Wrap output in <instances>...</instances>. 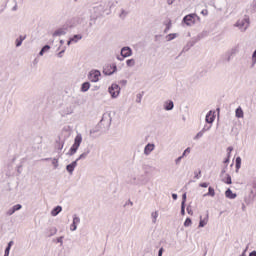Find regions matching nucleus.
<instances>
[{
	"mask_svg": "<svg viewBox=\"0 0 256 256\" xmlns=\"http://www.w3.org/2000/svg\"><path fill=\"white\" fill-rule=\"evenodd\" d=\"M99 77H101V72L99 70H91L89 72L88 79L91 83H97L99 81Z\"/></svg>",
	"mask_w": 256,
	"mask_h": 256,
	"instance_id": "obj_6",
	"label": "nucleus"
},
{
	"mask_svg": "<svg viewBox=\"0 0 256 256\" xmlns=\"http://www.w3.org/2000/svg\"><path fill=\"white\" fill-rule=\"evenodd\" d=\"M215 195V189L213 187L208 188V193L204 194V197H213Z\"/></svg>",
	"mask_w": 256,
	"mask_h": 256,
	"instance_id": "obj_25",
	"label": "nucleus"
},
{
	"mask_svg": "<svg viewBox=\"0 0 256 256\" xmlns=\"http://www.w3.org/2000/svg\"><path fill=\"white\" fill-rule=\"evenodd\" d=\"M207 223H209V215H207L204 219L203 216H200L199 227H205Z\"/></svg>",
	"mask_w": 256,
	"mask_h": 256,
	"instance_id": "obj_19",
	"label": "nucleus"
},
{
	"mask_svg": "<svg viewBox=\"0 0 256 256\" xmlns=\"http://www.w3.org/2000/svg\"><path fill=\"white\" fill-rule=\"evenodd\" d=\"M81 143H83V136H81V134H77L74 139V145L81 147Z\"/></svg>",
	"mask_w": 256,
	"mask_h": 256,
	"instance_id": "obj_17",
	"label": "nucleus"
},
{
	"mask_svg": "<svg viewBox=\"0 0 256 256\" xmlns=\"http://www.w3.org/2000/svg\"><path fill=\"white\" fill-rule=\"evenodd\" d=\"M103 73L104 75H113V73H117V65L115 64H107L104 68H103Z\"/></svg>",
	"mask_w": 256,
	"mask_h": 256,
	"instance_id": "obj_7",
	"label": "nucleus"
},
{
	"mask_svg": "<svg viewBox=\"0 0 256 256\" xmlns=\"http://www.w3.org/2000/svg\"><path fill=\"white\" fill-rule=\"evenodd\" d=\"M57 243H60V245H63V236L57 239Z\"/></svg>",
	"mask_w": 256,
	"mask_h": 256,
	"instance_id": "obj_52",
	"label": "nucleus"
},
{
	"mask_svg": "<svg viewBox=\"0 0 256 256\" xmlns=\"http://www.w3.org/2000/svg\"><path fill=\"white\" fill-rule=\"evenodd\" d=\"M91 89V83L89 82H84L82 85H81V88H80V91L82 93H87V91Z\"/></svg>",
	"mask_w": 256,
	"mask_h": 256,
	"instance_id": "obj_15",
	"label": "nucleus"
},
{
	"mask_svg": "<svg viewBox=\"0 0 256 256\" xmlns=\"http://www.w3.org/2000/svg\"><path fill=\"white\" fill-rule=\"evenodd\" d=\"M253 188L256 189V180L253 182Z\"/></svg>",
	"mask_w": 256,
	"mask_h": 256,
	"instance_id": "obj_62",
	"label": "nucleus"
},
{
	"mask_svg": "<svg viewBox=\"0 0 256 256\" xmlns=\"http://www.w3.org/2000/svg\"><path fill=\"white\" fill-rule=\"evenodd\" d=\"M184 156H180L175 160L176 165H179L181 163V159H183Z\"/></svg>",
	"mask_w": 256,
	"mask_h": 256,
	"instance_id": "obj_49",
	"label": "nucleus"
},
{
	"mask_svg": "<svg viewBox=\"0 0 256 256\" xmlns=\"http://www.w3.org/2000/svg\"><path fill=\"white\" fill-rule=\"evenodd\" d=\"M71 43H73V40H71V38L68 40L67 45H71Z\"/></svg>",
	"mask_w": 256,
	"mask_h": 256,
	"instance_id": "obj_60",
	"label": "nucleus"
},
{
	"mask_svg": "<svg viewBox=\"0 0 256 256\" xmlns=\"http://www.w3.org/2000/svg\"><path fill=\"white\" fill-rule=\"evenodd\" d=\"M249 17H245L243 19L238 20L235 24L234 27H238L239 30L242 33H245V31H247V29H249Z\"/></svg>",
	"mask_w": 256,
	"mask_h": 256,
	"instance_id": "obj_3",
	"label": "nucleus"
},
{
	"mask_svg": "<svg viewBox=\"0 0 256 256\" xmlns=\"http://www.w3.org/2000/svg\"><path fill=\"white\" fill-rule=\"evenodd\" d=\"M222 181H223V183H226L227 185H231V183H233L231 180V175H229V174H227L226 179L223 178Z\"/></svg>",
	"mask_w": 256,
	"mask_h": 256,
	"instance_id": "obj_32",
	"label": "nucleus"
},
{
	"mask_svg": "<svg viewBox=\"0 0 256 256\" xmlns=\"http://www.w3.org/2000/svg\"><path fill=\"white\" fill-rule=\"evenodd\" d=\"M89 19H91V16L89 14V12L84 11V13L80 16V17H75L72 18V24L70 25V27H77V25H81L82 27H85V25H87V21H89Z\"/></svg>",
	"mask_w": 256,
	"mask_h": 256,
	"instance_id": "obj_2",
	"label": "nucleus"
},
{
	"mask_svg": "<svg viewBox=\"0 0 256 256\" xmlns=\"http://www.w3.org/2000/svg\"><path fill=\"white\" fill-rule=\"evenodd\" d=\"M232 57L233 56L228 51L223 55V59L226 61V63H229Z\"/></svg>",
	"mask_w": 256,
	"mask_h": 256,
	"instance_id": "obj_30",
	"label": "nucleus"
},
{
	"mask_svg": "<svg viewBox=\"0 0 256 256\" xmlns=\"http://www.w3.org/2000/svg\"><path fill=\"white\" fill-rule=\"evenodd\" d=\"M236 169L239 171L241 169V157L236 158Z\"/></svg>",
	"mask_w": 256,
	"mask_h": 256,
	"instance_id": "obj_35",
	"label": "nucleus"
},
{
	"mask_svg": "<svg viewBox=\"0 0 256 256\" xmlns=\"http://www.w3.org/2000/svg\"><path fill=\"white\" fill-rule=\"evenodd\" d=\"M177 37L176 33L173 34H169L166 36L167 41H173V39H175Z\"/></svg>",
	"mask_w": 256,
	"mask_h": 256,
	"instance_id": "obj_36",
	"label": "nucleus"
},
{
	"mask_svg": "<svg viewBox=\"0 0 256 256\" xmlns=\"http://www.w3.org/2000/svg\"><path fill=\"white\" fill-rule=\"evenodd\" d=\"M173 107H175V104L173 103V101L168 100V101L164 102L165 111H173Z\"/></svg>",
	"mask_w": 256,
	"mask_h": 256,
	"instance_id": "obj_14",
	"label": "nucleus"
},
{
	"mask_svg": "<svg viewBox=\"0 0 256 256\" xmlns=\"http://www.w3.org/2000/svg\"><path fill=\"white\" fill-rule=\"evenodd\" d=\"M13 213H15V210L13 208H10L8 211H7V215L11 216L13 215Z\"/></svg>",
	"mask_w": 256,
	"mask_h": 256,
	"instance_id": "obj_46",
	"label": "nucleus"
},
{
	"mask_svg": "<svg viewBox=\"0 0 256 256\" xmlns=\"http://www.w3.org/2000/svg\"><path fill=\"white\" fill-rule=\"evenodd\" d=\"M133 55V50L129 46H125L121 49V56L124 58L131 57Z\"/></svg>",
	"mask_w": 256,
	"mask_h": 256,
	"instance_id": "obj_9",
	"label": "nucleus"
},
{
	"mask_svg": "<svg viewBox=\"0 0 256 256\" xmlns=\"http://www.w3.org/2000/svg\"><path fill=\"white\" fill-rule=\"evenodd\" d=\"M249 256H256V251H252Z\"/></svg>",
	"mask_w": 256,
	"mask_h": 256,
	"instance_id": "obj_58",
	"label": "nucleus"
},
{
	"mask_svg": "<svg viewBox=\"0 0 256 256\" xmlns=\"http://www.w3.org/2000/svg\"><path fill=\"white\" fill-rule=\"evenodd\" d=\"M209 129H211V126H204L201 131L202 133H206V131H209Z\"/></svg>",
	"mask_w": 256,
	"mask_h": 256,
	"instance_id": "obj_45",
	"label": "nucleus"
},
{
	"mask_svg": "<svg viewBox=\"0 0 256 256\" xmlns=\"http://www.w3.org/2000/svg\"><path fill=\"white\" fill-rule=\"evenodd\" d=\"M73 43H77V41H81L83 39V36L80 34L74 35L72 38H70Z\"/></svg>",
	"mask_w": 256,
	"mask_h": 256,
	"instance_id": "obj_29",
	"label": "nucleus"
},
{
	"mask_svg": "<svg viewBox=\"0 0 256 256\" xmlns=\"http://www.w3.org/2000/svg\"><path fill=\"white\" fill-rule=\"evenodd\" d=\"M192 223L191 218H187L184 222V227H191Z\"/></svg>",
	"mask_w": 256,
	"mask_h": 256,
	"instance_id": "obj_37",
	"label": "nucleus"
},
{
	"mask_svg": "<svg viewBox=\"0 0 256 256\" xmlns=\"http://www.w3.org/2000/svg\"><path fill=\"white\" fill-rule=\"evenodd\" d=\"M75 167H77V160L73 161L71 164H68L66 166V171H68L70 175H73Z\"/></svg>",
	"mask_w": 256,
	"mask_h": 256,
	"instance_id": "obj_12",
	"label": "nucleus"
},
{
	"mask_svg": "<svg viewBox=\"0 0 256 256\" xmlns=\"http://www.w3.org/2000/svg\"><path fill=\"white\" fill-rule=\"evenodd\" d=\"M201 13L202 15H207V10H203Z\"/></svg>",
	"mask_w": 256,
	"mask_h": 256,
	"instance_id": "obj_61",
	"label": "nucleus"
},
{
	"mask_svg": "<svg viewBox=\"0 0 256 256\" xmlns=\"http://www.w3.org/2000/svg\"><path fill=\"white\" fill-rule=\"evenodd\" d=\"M132 183H134L135 185H139V182H137V178H133Z\"/></svg>",
	"mask_w": 256,
	"mask_h": 256,
	"instance_id": "obj_56",
	"label": "nucleus"
},
{
	"mask_svg": "<svg viewBox=\"0 0 256 256\" xmlns=\"http://www.w3.org/2000/svg\"><path fill=\"white\" fill-rule=\"evenodd\" d=\"M108 91L112 99H117V97H119V93H121V87H119L118 84H112L111 87L108 88Z\"/></svg>",
	"mask_w": 256,
	"mask_h": 256,
	"instance_id": "obj_4",
	"label": "nucleus"
},
{
	"mask_svg": "<svg viewBox=\"0 0 256 256\" xmlns=\"http://www.w3.org/2000/svg\"><path fill=\"white\" fill-rule=\"evenodd\" d=\"M228 52L233 57V55H237V53H239V47L235 46V47L231 48L230 50H228Z\"/></svg>",
	"mask_w": 256,
	"mask_h": 256,
	"instance_id": "obj_28",
	"label": "nucleus"
},
{
	"mask_svg": "<svg viewBox=\"0 0 256 256\" xmlns=\"http://www.w3.org/2000/svg\"><path fill=\"white\" fill-rule=\"evenodd\" d=\"M169 29H171V22H169L164 30V33H167V31H169Z\"/></svg>",
	"mask_w": 256,
	"mask_h": 256,
	"instance_id": "obj_48",
	"label": "nucleus"
},
{
	"mask_svg": "<svg viewBox=\"0 0 256 256\" xmlns=\"http://www.w3.org/2000/svg\"><path fill=\"white\" fill-rule=\"evenodd\" d=\"M25 36H19V38L16 39V47H21L23 45V41H25Z\"/></svg>",
	"mask_w": 256,
	"mask_h": 256,
	"instance_id": "obj_24",
	"label": "nucleus"
},
{
	"mask_svg": "<svg viewBox=\"0 0 256 256\" xmlns=\"http://www.w3.org/2000/svg\"><path fill=\"white\" fill-rule=\"evenodd\" d=\"M65 47H64V49L63 50H61L59 53H58V57H63V53H65Z\"/></svg>",
	"mask_w": 256,
	"mask_h": 256,
	"instance_id": "obj_51",
	"label": "nucleus"
},
{
	"mask_svg": "<svg viewBox=\"0 0 256 256\" xmlns=\"http://www.w3.org/2000/svg\"><path fill=\"white\" fill-rule=\"evenodd\" d=\"M252 57L256 58V50L253 52Z\"/></svg>",
	"mask_w": 256,
	"mask_h": 256,
	"instance_id": "obj_63",
	"label": "nucleus"
},
{
	"mask_svg": "<svg viewBox=\"0 0 256 256\" xmlns=\"http://www.w3.org/2000/svg\"><path fill=\"white\" fill-rule=\"evenodd\" d=\"M107 9H111V3L108 1L101 2L93 6L90 10H86L90 15V20L95 21L98 17H101Z\"/></svg>",
	"mask_w": 256,
	"mask_h": 256,
	"instance_id": "obj_1",
	"label": "nucleus"
},
{
	"mask_svg": "<svg viewBox=\"0 0 256 256\" xmlns=\"http://www.w3.org/2000/svg\"><path fill=\"white\" fill-rule=\"evenodd\" d=\"M78 149H79V146H77L76 144H73L69 152L67 153V155L72 157V155H75V153H77Z\"/></svg>",
	"mask_w": 256,
	"mask_h": 256,
	"instance_id": "obj_20",
	"label": "nucleus"
},
{
	"mask_svg": "<svg viewBox=\"0 0 256 256\" xmlns=\"http://www.w3.org/2000/svg\"><path fill=\"white\" fill-rule=\"evenodd\" d=\"M199 187H203L204 189H207V187H209V183H207V182L200 183Z\"/></svg>",
	"mask_w": 256,
	"mask_h": 256,
	"instance_id": "obj_43",
	"label": "nucleus"
},
{
	"mask_svg": "<svg viewBox=\"0 0 256 256\" xmlns=\"http://www.w3.org/2000/svg\"><path fill=\"white\" fill-rule=\"evenodd\" d=\"M235 115L238 119H243L244 117V112H243V108L238 107L235 111Z\"/></svg>",
	"mask_w": 256,
	"mask_h": 256,
	"instance_id": "obj_22",
	"label": "nucleus"
},
{
	"mask_svg": "<svg viewBox=\"0 0 256 256\" xmlns=\"http://www.w3.org/2000/svg\"><path fill=\"white\" fill-rule=\"evenodd\" d=\"M163 251H164V249L160 248L159 251H158V256H163Z\"/></svg>",
	"mask_w": 256,
	"mask_h": 256,
	"instance_id": "obj_54",
	"label": "nucleus"
},
{
	"mask_svg": "<svg viewBox=\"0 0 256 256\" xmlns=\"http://www.w3.org/2000/svg\"><path fill=\"white\" fill-rule=\"evenodd\" d=\"M224 163H229V156L226 160H224Z\"/></svg>",
	"mask_w": 256,
	"mask_h": 256,
	"instance_id": "obj_64",
	"label": "nucleus"
},
{
	"mask_svg": "<svg viewBox=\"0 0 256 256\" xmlns=\"http://www.w3.org/2000/svg\"><path fill=\"white\" fill-rule=\"evenodd\" d=\"M73 111H75V106L69 105V106H66L63 113H64V115H71V114H73Z\"/></svg>",
	"mask_w": 256,
	"mask_h": 256,
	"instance_id": "obj_16",
	"label": "nucleus"
},
{
	"mask_svg": "<svg viewBox=\"0 0 256 256\" xmlns=\"http://www.w3.org/2000/svg\"><path fill=\"white\" fill-rule=\"evenodd\" d=\"M172 199H174V201H177V194H172Z\"/></svg>",
	"mask_w": 256,
	"mask_h": 256,
	"instance_id": "obj_57",
	"label": "nucleus"
},
{
	"mask_svg": "<svg viewBox=\"0 0 256 256\" xmlns=\"http://www.w3.org/2000/svg\"><path fill=\"white\" fill-rule=\"evenodd\" d=\"M195 17L199 19L197 14H188L183 18V23H185L187 27H193V24L195 23Z\"/></svg>",
	"mask_w": 256,
	"mask_h": 256,
	"instance_id": "obj_5",
	"label": "nucleus"
},
{
	"mask_svg": "<svg viewBox=\"0 0 256 256\" xmlns=\"http://www.w3.org/2000/svg\"><path fill=\"white\" fill-rule=\"evenodd\" d=\"M152 151H155V144L148 143L144 148V155H151Z\"/></svg>",
	"mask_w": 256,
	"mask_h": 256,
	"instance_id": "obj_11",
	"label": "nucleus"
},
{
	"mask_svg": "<svg viewBox=\"0 0 256 256\" xmlns=\"http://www.w3.org/2000/svg\"><path fill=\"white\" fill-rule=\"evenodd\" d=\"M181 215H185V205L181 204Z\"/></svg>",
	"mask_w": 256,
	"mask_h": 256,
	"instance_id": "obj_47",
	"label": "nucleus"
},
{
	"mask_svg": "<svg viewBox=\"0 0 256 256\" xmlns=\"http://www.w3.org/2000/svg\"><path fill=\"white\" fill-rule=\"evenodd\" d=\"M89 153H91L90 149H86L77 159L76 161H81L82 159H87V157L89 156Z\"/></svg>",
	"mask_w": 256,
	"mask_h": 256,
	"instance_id": "obj_18",
	"label": "nucleus"
},
{
	"mask_svg": "<svg viewBox=\"0 0 256 256\" xmlns=\"http://www.w3.org/2000/svg\"><path fill=\"white\" fill-rule=\"evenodd\" d=\"M12 11H17V4L14 5V7L12 8Z\"/></svg>",
	"mask_w": 256,
	"mask_h": 256,
	"instance_id": "obj_59",
	"label": "nucleus"
},
{
	"mask_svg": "<svg viewBox=\"0 0 256 256\" xmlns=\"http://www.w3.org/2000/svg\"><path fill=\"white\" fill-rule=\"evenodd\" d=\"M126 65H127V67H135V59H128L127 61H126Z\"/></svg>",
	"mask_w": 256,
	"mask_h": 256,
	"instance_id": "obj_33",
	"label": "nucleus"
},
{
	"mask_svg": "<svg viewBox=\"0 0 256 256\" xmlns=\"http://www.w3.org/2000/svg\"><path fill=\"white\" fill-rule=\"evenodd\" d=\"M227 151H228V155H230V154H231V151H233V147H231V146L228 147V148H227Z\"/></svg>",
	"mask_w": 256,
	"mask_h": 256,
	"instance_id": "obj_55",
	"label": "nucleus"
},
{
	"mask_svg": "<svg viewBox=\"0 0 256 256\" xmlns=\"http://www.w3.org/2000/svg\"><path fill=\"white\" fill-rule=\"evenodd\" d=\"M152 223H157V217H159V212L155 211L151 213Z\"/></svg>",
	"mask_w": 256,
	"mask_h": 256,
	"instance_id": "obj_31",
	"label": "nucleus"
},
{
	"mask_svg": "<svg viewBox=\"0 0 256 256\" xmlns=\"http://www.w3.org/2000/svg\"><path fill=\"white\" fill-rule=\"evenodd\" d=\"M52 165L54 166V169H57V167H59V160L56 158L52 159Z\"/></svg>",
	"mask_w": 256,
	"mask_h": 256,
	"instance_id": "obj_38",
	"label": "nucleus"
},
{
	"mask_svg": "<svg viewBox=\"0 0 256 256\" xmlns=\"http://www.w3.org/2000/svg\"><path fill=\"white\" fill-rule=\"evenodd\" d=\"M203 135H205L204 132H202V130H200V132H198V133L195 135L194 141H197V140L201 139V137H203Z\"/></svg>",
	"mask_w": 256,
	"mask_h": 256,
	"instance_id": "obj_34",
	"label": "nucleus"
},
{
	"mask_svg": "<svg viewBox=\"0 0 256 256\" xmlns=\"http://www.w3.org/2000/svg\"><path fill=\"white\" fill-rule=\"evenodd\" d=\"M63 211V208L61 206H56L52 211H51V215L52 217H57V215Z\"/></svg>",
	"mask_w": 256,
	"mask_h": 256,
	"instance_id": "obj_21",
	"label": "nucleus"
},
{
	"mask_svg": "<svg viewBox=\"0 0 256 256\" xmlns=\"http://www.w3.org/2000/svg\"><path fill=\"white\" fill-rule=\"evenodd\" d=\"M187 201V193H184L183 195H182V202H181V205H185V202Z\"/></svg>",
	"mask_w": 256,
	"mask_h": 256,
	"instance_id": "obj_40",
	"label": "nucleus"
},
{
	"mask_svg": "<svg viewBox=\"0 0 256 256\" xmlns=\"http://www.w3.org/2000/svg\"><path fill=\"white\" fill-rule=\"evenodd\" d=\"M120 17H121V19H125V17H127V11L121 10Z\"/></svg>",
	"mask_w": 256,
	"mask_h": 256,
	"instance_id": "obj_41",
	"label": "nucleus"
},
{
	"mask_svg": "<svg viewBox=\"0 0 256 256\" xmlns=\"http://www.w3.org/2000/svg\"><path fill=\"white\" fill-rule=\"evenodd\" d=\"M13 245H15V242H14L13 240H11V241L8 243V245H7V247H6L4 253L9 255V253H10V251H11V247H13Z\"/></svg>",
	"mask_w": 256,
	"mask_h": 256,
	"instance_id": "obj_27",
	"label": "nucleus"
},
{
	"mask_svg": "<svg viewBox=\"0 0 256 256\" xmlns=\"http://www.w3.org/2000/svg\"><path fill=\"white\" fill-rule=\"evenodd\" d=\"M49 49H51V46L45 45V46L40 50V52H39L40 57H43V55H44L45 53H47V51H49Z\"/></svg>",
	"mask_w": 256,
	"mask_h": 256,
	"instance_id": "obj_26",
	"label": "nucleus"
},
{
	"mask_svg": "<svg viewBox=\"0 0 256 256\" xmlns=\"http://www.w3.org/2000/svg\"><path fill=\"white\" fill-rule=\"evenodd\" d=\"M256 65V58L254 56H252V64L251 67H255Z\"/></svg>",
	"mask_w": 256,
	"mask_h": 256,
	"instance_id": "obj_50",
	"label": "nucleus"
},
{
	"mask_svg": "<svg viewBox=\"0 0 256 256\" xmlns=\"http://www.w3.org/2000/svg\"><path fill=\"white\" fill-rule=\"evenodd\" d=\"M206 123L212 124L215 121V114L213 111H209L205 118Z\"/></svg>",
	"mask_w": 256,
	"mask_h": 256,
	"instance_id": "obj_13",
	"label": "nucleus"
},
{
	"mask_svg": "<svg viewBox=\"0 0 256 256\" xmlns=\"http://www.w3.org/2000/svg\"><path fill=\"white\" fill-rule=\"evenodd\" d=\"M225 195H226L227 199H235L237 197V194L233 193V191H231V189H227L225 192Z\"/></svg>",
	"mask_w": 256,
	"mask_h": 256,
	"instance_id": "obj_23",
	"label": "nucleus"
},
{
	"mask_svg": "<svg viewBox=\"0 0 256 256\" xmlns=\"http://www.w3.org/2000/svg\"><path fill=\"white\" fill-rule=\"evenodd\" d=\"M194 178L195 179H200L201 178V170H199V172L197 173V172H194Z\"/></svg>",
	"mask_w": 256,
	"mask_h": 256,
	"instance_id": "obj_42",
	"label": "nucleus"
},
{
	"mask_svg": "<svg viewBox=\"0 0 256 256\" xmlns=\"http://www.w3.org/2000/svg\"><path fill=\"white\" fill-rule=\"evenodd\" d=\"M79 223H81V218H79L77 214H74L72 224L70 225V231H77V225H79Z\"/></svg>",
	"mask_w": 256,
	"mask_h": 256,
	"instance_id": "obj_8",
	"label": "nucleus"
},
{
	"mask_svg": "<svg viewBox=\"0 0 256 256\" xmlns=\"http://www.w3.org/2000/svg\"><path fill=\"white\" fill-rule=\"evenodd\" d=\"M22 207H23V206H22L21 204H16V205H14V206L12 207V209H14V212H15V211L21 210Z\"/></svg>",
	"mask_w": 256,
	"mask_h": 256,
	"instance_id": "obj_39",
	"label": "nucleus"
},
{
	"mask_svg": "<svg viewBox=\"0 0 256 256\" xmlns=\"http://www.w3.org/2000/svg\"><path fill=\"white\" fill-rule=\"evenodd\" d=\"M63 35H67V27L59 28L53 33V37H62Z\"/></svg>",
	"mask_w": 256,
	"mask_h": 256,
	"instance_id": "obj_10",
	"label": "nucleus"
},
{
	"mask_svg": "<svg viewBox=\"0 0 256 256\" xmlns=\"http://www.w3.org/2000/svg\"><path fill=\"white\" fill-rule=\"evenodd\" d=\"M186 211H187L188 215H193V209H191V206H188L186 208Z\"/></svg>",
	"mask_w": 256,
	"mask_h": 256,
	"instance_id": "obj_44",
	"label": "nucleus"
},
{
	"mask_svg": "<svg viewBox=\"0 0 256 256\" xmlns=\"http://www.w3.org/2000/svg\"><path fill=\"white\" fill-rule=\"evenodd\" d=\"M186 153H191V148H187V149L183 152L182 156L185 157V154H186Z\"/></svg>",
	"mask_w": 256,
	"mask_h": 256,
	"instance_id": "obj_53",
	"label": "nucleus"
}]
</instances>
